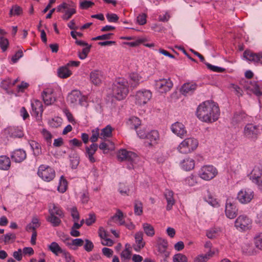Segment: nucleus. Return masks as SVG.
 <instances>
[{
    "label": "nucleus",
    "instance_id": "1",
    "mask_svg": "<svg viewBox=\"0 0 262 262\" xmlns=\"http://www.w3.org/2000/svg\"><path fill=\"white\" fill-rule=\"evenodd\" d=\"M196 115L202 121L211 123L218 120L220 111L217 103L212 101H206L198 106Z\"/></svg>",
    "mask_w": 262,
    "mask_h": 262
},
{
    "label": "nucleus",
    "instance_id": "2",
    "mask_svg": "<svg viewBox=\"0 0 262 262\" xmlns=\"http://www.w3.org/2000/svg\"><path fill=\"white\" fill-rule=\"evenodd\" d=\"M113 96L118 100L124 99L128 93V83L124 79L119 78L113 85Z\"/></svg>",
    "mask_w": 262,
    "mask_h": 262
},
{
    "label": "nucleus",
    "instance_id": "3",
    "mask_svg": "<svg viewBox=\"0 0 262 262\" xmlns=\"http://www.w3.org/2000/svg\"><path fill=\"white\" fill-rule=\"evenodd\" d=\"M117 157L119 161L121 162L123 161L128 162L127 168L130 169L134 168V164L137 163L138 160V157L136 153L125 149H120L118 151Z\"/></svg>",
    "mask_w": 262,
    "mask_h": 262
},
{
    "label": "nucleus",
    "instance_id": "4",
    "mask_svg": "<svg viewBox=\"0 0 262 262\" xmlns=\"http://www.w3.org/2000/svg\"><path fill=\"white\" fill-rule=\"evenodd\" d=\"M198 146V140L193 138H188L183 141L178 148L182 154H188L195 150Z\"/></svg>",
    "mask_w": 262,
    "mask_h": 262
},
{
    "label": "nucleus",
    "instance_id": "5",
    "mask_svg": "<svg viewBox=\"0 0 262 262\" xmlns=\"http://www.w3.org/2000/svg\"><path fill=\"white\" fill-rule=\"evenodd\" d=\"M261 129V126L258 125L249 123L244 127V134L247 138L255 141L257 140L258 135L260 134Z\"/></svg>",
    "mask_w": 262,
    "mask_h": 262
},
{
    "label": "nucleus",
    "instance_id": "6",
    "mask_svg": "<svg viewBox=\"0 0 262 262\" xmlns=\"http://www.w3.org/2000/svg\"><path fill=\"white\" fill-rule=\"evenodd\" d=\"M37 174L40 178L47 182L52 181L55 177V170L46 165H41L39 167Z\"/></svg>",
    "mask_w": 262,
    "mask_h": 262
},
{
    "label": "nucleus",
    "instance_id": "7",
    "mask_svg": "<svg viewBox=\"0 0 262 262\" xmlns=\"http://www.w3.org/2000/svg\"><path fill=\"white\" fill-rule=\"evenodd\" d=\"M217 174V170L212 165L203 166L199 171L200 177L206 181L214 178Z\"/></svg>",
    "mask_w": 262,
    "mask_h": 262
},
{
    "label": "nucleus",
    "instance_id": "8",
    "mask_svg": "<svg viewBox=\"0 0 262 262\" xmlns=\"http://www.w3.org/2000/svg\"><path fill=\"white\" fill-rule=\"evenodd\" d=\"M234 224L237 230L245 231L252 227V220L247 215H242L236 219Z\"/></svg>",
    "mask_w": 262,
    "mask_h": 262
},
{
    "label": "nucleus",
    "instance_id": "9",
    "mask_svg": "<svg viewBox=\"0 0 262 262\" xmlns=\"http://www.w3.org/2000/svg\"><path fill=\"white\" fill-rule=\"evenodd\" d=\"M156 89L161 93H166L169 91L173 86L171 80L168 79H159L155 80Z\"/></svg>",
    "mask_w": 262,
    "mask_h": 262
},
{
    "label": "nucleus",
    "instance_id": "10",
    "mask_svg": "<svg viewBox=\"0 0 262 262\" xmlns=\"http://www.w3.org/2000/svg\"><path fill=\"white\" fill-rule=\"evenodd\" d=\"M152 97V93L148 90L139 91L135 95L136 103L139 105L145 104Z\"/></svg>",
    "mask_w": 262,
    "mask_h": 262
},
{
    "label": "nucleus",
    "instance_id": "11",
    "mask_svg": "<svg viewBox=\"0 0 262 262\" xmlns=\"http://www.w3.org/2000/svg\"><path fill=\"white\" fill-rule=\"evenodd\" d=\"M238 209L235 203H232L229 199L226 201L225 206L226 216L230 219H234L237 215Z\"/></svg>",
    "mask_w": 262,
    "mask_h": 262
},
{
    "label": "nucleus",
    "instance_id": "12",
    "mask_svg": "<svg viewBox=\"0 0 262 262\" xmlns=\"http://www.w3.org/2000/svg\"><path fill=\"white\" fill-rule=\"evenodd\" d=\"M253 191L249 189L241 190L237 194V199L242 204L249 203L253 198Z\"/></svg>",
    "mask_w": 262,
    "mask_h": 262
},
{
    "label": "nucleus",
    "instance_id": "13",
    "mask_svg": "<svg viewBox=\"0 0 262 262\" xmlns=\"http://www.w3.org/2000/svg\"><path fill=\"white\" fill-rule=\"evenodd\" d=\"M244 57L248 60L262 64V52L255 53L250 50H246L243 54Z\"/></svg>",
    "mask_w": 262,
    "mask_h": 262
},
{
    "label": "nucleus",
    "instance_id": "14",
    "mask_svg": "<svg viewBox=\"0 0 262 262\" xmlns=\"http://www.w3.org/2000/svg\"><path fill=\"white\" fill-rule=\"evenodd\" d=\"M5 133L11 138H21L24 133L21 127L18 126H9L5 129Z\"/></svg>",
    "mask_w": 262,
    "mask_h": 262
},
{
    "label": "nucleus",
    "instance_id": "15",
    "mask_svg": "<svg viewBox=\"0 0 262 262\" xmlns=\"http://www.w3.org/2000/svg\"><path fill=\"white\" fill-rule=\"evenodd\" d=\"M10 157L14 162L20 163L26 159L27 154L24 149H17L11 152Z\"/></svg>",
    "mask_w": 262,
    "mask_h": 262
},
{
    "label": "nucleus",
    "instance_id": "16",
    "mask_svg": "<svg viewBox=\"0 0 262 262\" xmlns=\"http://www.w3.org/2000/svg\"><path fill=\"white\" fill-rule=\"evenodd\" d=\"M98 148V145L96 143H92L89 146L85 147V156L92 163L96 162V159L94 157V155L97 150Z\"/></svg>",
    "mask_w": 262,
    "mask_h": 262
},
{
    "label": "nucleus",
    "instance_id": "17",
    "mask_svg": "<svg viewBox=\"0 0 262 262\" xmlns=\"http://www.w3.org/2000/svg\"><path fill=\"white\" fill-rule=\"evenodd\" d=\"M90 77L91 82L95 85H98L101 83L104 78L103 72L97 70L91 72Z\"/></svg>",
    "mask_w": 262,
    "mask_h": 262
},
{
    "label": "nucleus",
    "instance_id": "18",
    "mask_svg": "<svg viewBox=\"0 0 262 262\" xmlns=\"http://www.w3.org/2000/svg\"><path fill=\"white\" fill-rule=\"evenodd\" d=\"M171 129L174 134L181 138H182L185 136L187 133L184 125L179 122H177L172 124L171 126Z\"/></svg>",
    "mask_w": 262,
    "mask_h": 262
},
{
    "label": "nucleus",
    "instance_id": "19",
    "mask_svg": "<svg viewBox=\"0 0 262 262\" xmlns=\"http://www.w3.org/2000/svg\"><path fill=\"white\" fill-rule=\"evenodd\" d=\"M53 93V90L51 89H47L42 92L41 96L46 105H51L55 101L56 99L52 96Z\"/></svg>",
    "mask_w": 262,
    "mask_h": 262
},
{
    "label": "nucleus",
    "instance_id": "20",
    "mask_svg": "<svg viewBox=\"0 0 262 262\" xmlns=\"http://www.w3.org/2000/svg\"><path fill=\"white\" fill-rule=\"evenodd\" d=\"M197 85L195 83L191 82L184 83L180 89L182 95L187 96L192 94L196 90Z\"/></svg>",
    "mask_w": 262,
    "mask_h": 262
},
{
    "label": "nucleus",
    "instance_id": "21",
    "mask_svg": "<svg viewBox=\"0 0 262 262\" xmlns=\"http://www.w3.org/2000/svg\"><path fill=\"white\" fill-rule=\"evenodd\" d=\"M262 168L260 166H255L249 176L250 179L254 184L262 179Z\"/></svg>",
    "mask_w": 262,
    "mask_h": 262
},
{
    "label": "nucleus",
    "instance_id": "22",
    "mask_svg": "<svg viewBox=\"0 0 262 262\" xmlns=\"http://www.w3.org/2000/svg\"><path fill=\"white\" fill-rule=\"evenodd\" d=\"M143 233L142 231L137 232L135 235V241L136 245L133 246L134 249L136 252H139L143 248L145 243L143 242Z\"/></svg>",
    "mask_w": 262,
    "mask_h": 262
},
{
    "label": "nucleus",
    "instance_id": "23",
    "mask_svg": "<svg viewBox=\"0 0 262 262\" xmlns=\"http://www.w3.org/2000/svg\"><path fill=\"white\" fill-rule=\"evenodd\" d=\"M32 115L35 117L38 116L40 114L41 115L43 112V106L41 101L36 100L31 102Z\"/></svg>",
    "mask_w": 262,
    "mask_h": 262
},
{
    "label": "nucleus",
    "instance_id": "24",
    "mask_svg": "<svg viewBox=\"0 0 262 262\" xmlns=\"http://www.w3.org/2000/svg\"><path fill=\"white\" fill-rule=\"evenodd\" d=\"M164 196L167 201L166 210L168 211L172 209V206L175 203V201L173 199V192L172 191L166 189L164 192Z\"/></svg>",
    "mask_w": 262,
    "mask_h": 262
},
{
    "label": "nucleus",
    "instance_id": "25",
    "mask_svg": "<svg viewBox=\"0 0 262 262\" xmlns=\"http://www.w3.org/2000/svg\"><path fill=\"white\" fill-rule=\"evenodd\" d=\"M146 139L149 140L150 142L148 143L149 146H152L158 143L159 140V135L157 130H153L147 133Z\"/></svg>",
    "mask_w": 262,
    "mask_h": 262
},
{
    "label": "nucleus",
    "instance_id": "26",
    "mask_svg": "<svg viewBox=\"0 0 262 262\" xmlns=\"http://www.w3.org/2000/svg\"><path fill=\"white\" fill-rule=\"evenodd\" d=\"M58 215L60 217H64V213L60 207L51 203L49 205V213Z\"/></svg>",
    "mask_w": 262,
    "mask_h": 262
},
{
    "label": "nucleus",
    "instance_id": "27",
    "mask_svg": "<svg viewBox=\"0 0 262 262\" xmlns=\"http://www.w3.org/2000/svg\"><path fill=\"white\" fill-rule=\"evenodd\" d=\"M246 117L247 115L244 112L242 111L236 112L234 114L231 122L233 125H236L243 121Z\"/></svg>",
    "mask_w": 262,
    "mask_h": 262
},
{
    "label": "nucleus",
    "instance_id": "28",
    "mask_svg": "<svg viewBox=\"0 0 262 262\" xmlns=\"http://www.w3.org/2000/svg\"><path fill=\"white\" fill-rule=\"evenodd\" d=\"M64 217H60L58 215L53 214H49L46 217V220L48 222L50 223L53 227H58L61 223V219Z\"/></svg>",
    "mask_w": 262,
    "mask_h": 262
},
{
    "label": "nucleus",
    "instance_id": "29",
    "mask_svg": "<svg viewBox=\"0 0 262 262\" xmlns=\"http://www.w3.org/2000/svg\"><path fill=\"white\" fill-rule=\"evenodd\" d=\"M70 164L72 169H76L79 164V156L76 152H72L69 155Z\"/></svg>",
    "mask_w": 262,
    "mask_h": 262
},
{
    "label": "nucleus",
    "instance_id": "30",
    "mask_svg": "<svg viewBox=\"0 0 262 262\" xmlns=\"http://www.w3.org/2000/svg\"><path fill=\"white\" fill-rule=\"evenodd\" d=\"M119 221L120 225L125 224V222L123 220V213L120 209L117 210L116 214L112 216L108 221V224L111 223L112 221Z\"/></svg>",
    "mask_w": 262,
    "mask_h": 262
},
{
    "label": "nucleus",
    "instance_id": "31",
    "mask_svg": "<svg viewBox=\"0 0 262 262\" xmlns=\"http://www.w3.org/2000/svg\"><path fill=\"white\" fill-rule=\"evenodd\" d=\"M11 166V161L9 157L6 156H0V169L7 170Z\"/></svg>",
    "mask_w": 262,
    "mask_h": 262
},
{
    "label": "nucleus",
    "instance_id": "32",
    "mask_svg": "<svg viewBox=\"0 0 262 262\" xmlns=\"http://www.w3.org/2000/svg\"><path fill=\"white\" fill-rule=\"evenodd\" d=\"M181 167L186 171H189L194 167V161L190 158L183 160L181 163Z\"/></svg>",
    "mask_w": 262,
    "mask_h": 262
},
{
    "label": "nucleus",
    "instance_id": "33",
    "mask_svg": "<svg viewBox=\"0 0 262 262\" xmlns=\"http://www.w3.org/2000/svg\"><path fill=\"white\" fill-rule=\"evenodd\" d=\"M58 76L61 78H67L72 75V72L66 67H61L58 70Z\"/></svg>",
    "mask_w": 262,
    "mask_h": 262
},
{
    "label": "nucleus",
    "instance_id": "34",
    "mask_svg": "<svg viewBox=\"0 0 262 262\" xmlns=\"http://www.w3.org/2000/svg\"><path fill=\"white\" fill-rule=\"evenodd\" d=\"M30 145L33 151V155L35 157H38L41 154V148L39 143L35 141H32Z\"/></svg>",
    "mask_w": 262,
    "mask_h": 262
},
{
    "label": "nucleus",
    "instance_id": "35",
    "mask_svg": "<svg viewBox=\"0 0 262 262\" xmlns=\"http://www.w3.org/2000/svg\"><path fill=\"white\" fill-rule=\"evenodd\" d=\"M81 98L80 92L79 91L74 90L73 91L68 97V100L72 103L76 102L78 100H80Z\"/></svg>",
    "mask_w": 262,
    "mask_h": 262
},
{
    "label": "nucleus",
    "instance_id": "36",
    "mask_svg": "<svg viewBox=\"0 0 262 262\" xmlns=\"http://www.w3.org/2000/svg\"><path fill=\"white\" fill-rule=\"evenodd\" d=\"M49 249L56 255H58L59 253L62 254L64 251V250L62 249L59 245L55 242H52L49 246Z\"/></svg>",
    "mask_w": 262,
    "mask_h": 262
},
{
    "label": "nucleus",
    "instance_id": "37",
    "mask_svg": "<svg viewBox=\"0 0 262 262\" xmlns=\"http://www.w3.org/2000/svg\"><path fill=\"white\" fill-rule=\"evenodd\" d=\"M130 84L131 87L135 88L139 84L141 77L137 73H132L130 75Z\"/></svg>",
    "mask_w": 262,
    "mask_h": 262
},
{
    "label": "nucleus",
    "instance_id": "38",
    "mask_svg": "<svg viewBox=\"0 0 262 262\" xmlns=\"http://www.w3.org/2000/svg\"><path fill=\"white\" fill-rule=\"evenodd\" d=\"M23 10L21 7L17 5H13L10 10L9 15L10 17L19 16L23 14Z\"/></svg>",
    "mask_w": 262,
    "mask_h": 262
},
{
    "label": "nucleus",
    "instance_id": "39",
    "mask_svg": "<svg viewBox=\"0 0 262 262\" xmlns=\"http://www.w3.org/2000/svg\"><path fill=\"white\" fill-rule=\"evenodd\" d=\"M204 200L209 204L214 207H217L220 206L217 200L214 198L209 191H207V194L205 196Z\"/></svg>",
    "mask_w": 262,
    "mask_h": 262
},
{
    "label": "nucleus",
    "instance_id": "40",
    "mask_svg": "<svg viewBox=\"0 0 262 262\" xmlns=\"http://www.w3.org/2000/svg\"><path fill=\"white\" fill-rule=\"evenodd\" d=\"M142 226L144 233L147 236L152 237L155 235V229L151 225L148 223H144Z\"/></svg>",
    "mask_w": 262,
    "mask_h": 262
},
{
    "label": "nucleus",
    "instance_id": "41",
    "mask_svg": "<svg viewBox=\"0 0 262 262\" xmlns=\"http://www.w3.org/2000/svg\"><path fill=\"white\" fill-rule=\"evenodd\" d=\"M73 7L70 8H68L67 9V10L65 11V13L62 15V18L63 20H69L72 16L76 13V10L75 9V4L73 3Z\"/></svg>",
    "mask_w": 262,
    "mask_h": 262
},
{
    "label": "nucleus",
    "instance_id": "42",
    "mask_svg": "<svg viewBox=\"0 0 262 262\" xmlns=\"http://www.w3.org/2000/svg\"><path fill=\"white\" fill-rule=\"evenodd\" d=\"M128 123L130 124L132 128L137 129L141 125V121L136 117H132L129 119Z\"/></svg>",
    "mask_w": 262,
    "mask_h": 262
},
{
    "label": "nucleus",
    "instance_id": "43",
    "mask_svg": "<svg viewBox=\"0 0 262 262\" xmlns=\"http://www.w3.org/2000/svg\"><path fill=\"white\" fill-rule=\"evenodd\" d=\"M67 186V181L64 178L63 176H61L58 186V190L61 193H63L66 191Z\"/></svg>",
    "mask_w": 262,
    "mask_h": 262
},
{
    "label": "nucleus",
    "instance_id": "44",
    "mask_svg": "<svg viewBox=\"0 0 262 262\" xmlns=\"http://www.w3.org/2000/svg\"><path fill=\"white\" fill-rule=\"evenodd\" d=\"M113 128L110 125H107L101 130L100 136L103 138H110L112 136Z\"/></svg>",
    "mask_w": 262,
    "mask_h": 262
},
{
    "label": "nucleus",
    "instance_id": "45",
    "mask_svg": "<svg viewBox=\"0 0 262 262\" xmlns=\"http://www.w3.org/2000/svg\"><path fill=\"white\" fill-rule=\"evenodd\" d=\"M134 212L137 215H141L143 213V204L141 202L136 200L134 203Z\"/></svg>",
    "mask_w": 262,
    "mask_h": 262
},
{
    "label": "nucleus",
    "instance_id": "46",
    "mask_svg": "<svg viewBox=\"0 0 262 262\" xmlns=\"http://www.w3.org/2000/svg\"><path fill=\"white\" fill-rule=\"evenodd\" d=\"M196 179V176L191 174L185 179V184L189 186H193L197 183Z\"/></svg>",
    "mask_w": 262,
    "mask_h": 262
},
{
    "label": "nucleus",
    "instance_id": "47",
    "mask_svg": "<svg viewBox=\"0 0 262 262\" xmlns=\"http://www.w3.org/2000/svg\"><path fill=\"white\" fill-rule=\"evenodd\" d=\"M92 46H89L83 49L81 51H78V56L80 59H84L88 56L89 53L90 52Z\"/></svg>",
    "mask_w": 262,
    "mask_h": 262
},
{
    "label": "nucleus",
    "instance_id": "48",
    "mask_svg": "<svg viewBox=\"0 0 262 262\" xmlns=\"http://www.w3.org/2000/svg\"><path fill=\"white\" fill-rule=\"evenodd\" d=\"M92 136L90 138V140L92 143H95L97 141L100 134L99 133V129L98 128H96L91 131Z\"/></svg>",
    "mask_w": 262,
    "mask_h": 262
},
{
    "label": "nucleus",
    "instance_id": "49",
    "mask_svg": "<svg viewBox=\"0 0 262 262\" xmlns=\"http://www.w3.org/2000/svg\"><path fill=\"white\" fill-rule=\"evenodd\" d=\"M113 35H114V34L112 33L104 34H103L101 35H99L96 37L92 38V40L96 41V40H100L111 39L113 38Z\"/></svg>",
    "mask_w": 262,
    "mask_h": 262
},
{
    "label": "nucleus",
    "instance_id": "50",
    "mask_svg": "<svg viewBox=\"0 0 262 262\" xmlns=\"http://www.w3.org/2000/svg\"><path fill=\"white\" fill-rule=\"evenodd\" d=\"M187 257L181 253L175 254L173 257V262H187Z\"/></svg>",
    "mask_w": 262,
    "mask_h": 262
},
{
    "label": "nucleus",
    "instance_id": "51",
    "mask_svg": "<svg viewBox=\"0 0 262 262\" xmlns=\"http://www.w3.org/2000/svg\"><path fill=\"white\" fill-rule=\"evenodd\" d=\"M94 5L92 1H84L80 3L79 8L82 10H85L92 7Z\"/></svg>",
    "mask_w": 262,
    "mask_h": 262
},
{
    "label": "nucleus",
    "instance_id": "52",
    "mask_svg": "<svg viewBox=\"0 0 262 262\" xmlns=\"http://www.w3.org/2000/svg\"><path fill=\"white\" fill-rule=\"evenodd\" d=\"M204 63L207 66V67L208 69H209L211 71H212L213 72L221 73V72H223L225 71V69L223 68L213 66L208 62H205Z\"/></svg>",
    "mask_w": 262,
    "mask_h": 262
},
{
    "label": "nucleus",
    "instance_id": "53",
    "mask_svg": "<svg viewBox=\"0 0 262 262\" xmlns=\"http://www.w3.org/2000/svg\"><path fill=\"white\" fill-rule=\"evenodd\" d=\"M9 45V41L8 39L3 36H0V47L3 52L7 50Z\"/></svg>",
    "mask_w": 262,
    "mask_h": 262
},
{
    "label": "nucleus",
    "instance_id": "54",
    "mask_svg": "<svg viewBox=\"0 0 262 262\" xmlns=\"http://www.w3.org/2000/svg\"><path fill=\"white\" fill-rule=\"evenodd\" d=\"M131 252L129 250L128 248H125L121 253V257L122 261L126 262V260H128L130 258Z\"/></svg>",
    "mask_w": 262,
    "mask_h": 262
},
{
    "label": "nucleus",
    "instance_id": "55",
    "mask_svg": "<svg viewBox=\"0 0 262 262\" xmlns=\"http://www.w3.org/2000/svg\"><path fill=\"white\" fill-rule=\"evenodd\" d=\"M254 243L256 248L262 250V233L255 236L254 237Z\"/></svg>",
    "mask_w": 262,
    "mask_h": 262
},
{
    "label": "nucleus",
    "instance_id": "56",
    "mask_svg": "<svg viewBox=\"0 0 262 262\" xmlns=\"http://www.w3.org/2000/svg\"><path fill=\"white\" fill-rule=\"evenodd\" d=\"M16 239V235L14 233H8L4 235V242L5 244L9 243L10 241L13 242Z\"/></svg>",
    "mask_w": 262,
    "mask_h": 262
},
{
    "label": "nucleus",
    "instance_id": "57",
    "mask_svg": "<svg viewBox=\"0 0 262 262\" xmlns=\"http://www.w3.org/2000/svg\"><path fill=\"white\" fill-rule=\"evenodd\" d=\"M118 190L122 195H129V189L123 183H120Z\"/></svg>",
    "mask_w": 262,
    "mask_h": 262
},
{
    "label": "nucleus",
    "instance_id": "58",
    "mask_svg": "<svg viewBox=\"0 0 262 262\" xmlns=\"http://www.w3.org/2000/svg\"><path fill=\"white\" fill-rule=\"evenodd\" d=\"M71 216L73 219L74 222H78L79 219V214L76 207H73L71 209Z\"/></svg>",
    "mask_w": 262,
    "mask_h": 262
},
{
    "label": "nucleus",
    "instance_id": "59",
    "mask_svg": "<svg viewBox=\"0 0 262 262\" xmlns=\"http://www.w3.org/2000/svg\"><path fill=\"white\" fill-rule=\"evenodd\" d=\"M106 17L110 23H116L119 20L118 15L114 13H107L106 15Z\"/></svg>",
    "mask_w": 262,
    "mask_h": 262
},
{
    "label": "nucleus",
    "instance_id": "60",
    "mask_svg": "<svg viewBox=\"0 0 262 262\" xmlns=\"http://www.w3.org/2000/svg\"><path fill=\"white\" fill-rule=\"evenodd\" d=\"M84 241L81 238H76L72 240V243H68L67 245L68 246H75L76 247H80L83 245Z\"/></svg>",
    "mask_w": 262,
    "mask_h": 262
},
{
    "label": "nucleus",
    "instance_id": "61",
    "mask_svg": "<svg viewBox=\"0 0 262 262\" xmlns=\"http://www.w3.org/2000/svg\"><path fill=\"white\" fill-rule=\"evenodd\" d=\"M147 15L145 13H142L137 17V21L140 25H144L146 23Z\"/></svg>",
    "mask_w": 262,
    "mask_h": 262
},
{
    "label": "nucleus",
    "instance_id": "62",
    "mask_svg": "<svg viewBox=\"0 0 262 262\" xmlns=\"http://www.w3.org/2000/svg\"><path fill=\"white\" fill-rule=\"evenodd\" d=\"M85 244L84 245V249L87 252H91L94 248V244L89 239H85Z\"/></svg>",
    "mask_w": 262,
    "mask_h": 262
},
{
    "label": "nucleus",
    "instance_id": "63",
    "mask_svg": "<svg viewBox=\"0 0 262 262\" xmlns=\"http://www.w3.org/2000/svg\"><path fill=\"white\" fill-rule=\"evenodd\" d=\"M23 52L21 50H19L17 52H16L15 55H14L11 58V60L13 63H16L18 60L23 57Z\"/></svg>",
    "mask_w": 262,
    "mask_h": 262
},
{
    "label": "nucleus",
    "instance_id": "64",
    "mask_svg": "<svg viewBox=\"0 0 262 262\" xmlns=\"http://www.w3.org/2000/svg\"><path fill=\"white\" fill-rule=\"evenodd\" d=\"M209 254H201L199 255L195 259L196 262H206L209 259Z\"/></svg>",
    "mask_w": 262,
    "mask_h": 262
}]
</instances>
